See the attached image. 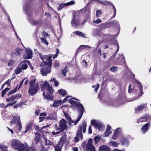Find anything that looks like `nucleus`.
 <instances>
[{
  "label": "nucleus",
  "instance_id": "nucleus-28",
  "mask_svg": "<svg viewBox=\"0 0 151 151\" xmlns=\"http://www.w3.org/2000/svg\"><path fill=\"white\" fill-rule=\"evenodd\" d=\"M81 116H78V117L76 121L72 120L71 119L68 122L69 124L70 125L72 124H74V125H75L76 124L81 118Z\"/></svg>",
  "mask_w": 151,
  "mask_h": 151
},
{
  "label": "nucleus",
  "instance_id": "nucleus-12",
  "mask_svg": "<svg viewBox=\"0 0 151 151\" xmlns=\"http://www.w3.org/2000/svg\"><path fill=\"white\" fill-rule=\"evenodd\" d=\"M22 51V49L20 48L16 49L14 51L12 52L11 55V58H14L15 61L17 60L20 56Z\"/></svg>",
  "mask_w": 151,
  "mask_h": 151
},
{
  "label": "nucleus",
  "instance_id": "nucleus-41",
  "mask_svg": "<svg viewBox=\"0 0 151 151\" xmlns=\"http://www.w3.org/2000/svg\"><path fill=\"white\" fill-rule=\"evenodd\" d=\"M7 147L3 144L0 145V149L2 151H7Z\"/></svg>",
  "mask_w": 151,
  "mask_h": 151
},
{
  "label": "nucleus",
  "instance_id": "nucleus-1",
  "mask_svg": "<svg viewBox=\"0 0 151 151\" xmlns=\"http://www.w3.org/2000/svg\"><path fill=\"white\" fill-rule=\"evenodd\" d=\"M135 83V85L133 88H132L131 85H129L128 91L130 93L133 92L134 93L138 94V96L132 99H130V100L128 101V102L132 101L137 100L139 96H141L142 94V87L141 83L138 81H136Z\"/></svg>",
  "mask_w": 151,
  "mask_h": 151
},
{
  "label": "nucleus",
  "instance_id": "nucleus-57",
  "mask_svg": "<svg viewBox=\"0 0 151 151\" xmlns=\"http://www.w3.org/2000/svg\"><path fill=\"white\" fill-rule=\"evenodd\" d=\"M40 39L46 45H48V43L47 41L44 38H41Z\"/></svg>",
  "mask_w": 151,
  "mask_h": 151
},
{
  "label": "nucleus",
  "instance_id": "nucleus-45",
  "mask_svg": "<svg viewBox=\"0 0 151 151\" xmlns=\"http://www.w3.org/2000/svg\"><path fill=\"white\" fill-rule=\"evenodd\" d=\"M122 139L120 140L121 142L122 143L123 145L127 144L128 143V140L127 138L124 137L122 138Z\"/></svg>",
  "mask_w": 151,
  "mask_h": 151
},
{
  "label": "nucleus",
  "instance_id": "nucleus-27",
  "mask_svg": "<svg viewBox=\"0 0 151 151\" xmlns=\"http://www.w3.org/2000/svg\"><path fill=\"white\" fill-rule=\"evenodd\" d=\"M67 136L65 134H64L60 138L59 143L63 145L65 143L66 140Z\"/></svg>",
  "mask_w": 151,
  "mask_h": 151
},
{
  "label": "nucleus",
  "instance_id": "nucleus-25",
  "mask_svg": "<svg viewBox=\"0 0 151 151\" xmlns=\"http://www.w3.org/2000/svg\"><path fill=\"white\" fill-rule=\"evenodd\" d=\"M100 3L101 4H103V5H105V4H106L107 3H109L111 4L112 5V6L113 7V9H114V16L111 18H114L115 17V16L116 14V9L115 8V7L114 6V5H113V4L112 3H111L110 2H107V1H100Z\"/></svg>",
  "mask_w": 151,
  "mask_h": 151
},
{
  "label": "nucleus",
  "instance_id": "nucleus-52",
  "mask_svg": "<svg viewBox=\"0 0 151 151\" xmlns=\"http://www.w3.org/2000/svg\"><path fill=\"white\" fill-rule=\"evenodd\" d=\"M110 70L111 71L115 72L117 70V68L116 66H113L110 68Z\"/></svg>",
  "mask_w": 151,
  "mask_h": 151
},
{
  "label": "nucleus",
  "instance_id": "nucleus-11",
  "mask_svg": "<svg viewBox=\"0 0 151 151\" xmlns=\"http://www.w3.org/2000/svg\"><path fill=\"white\" fill-rule=\"evenodd\" d=\"M70 104L77 107L79 109L81 113L79 116H81L82 117L83 113L84 107L83 105L79 102H77L73 100H70L69 101Z\"/></svg>",
  "mask_w": 151,
  "mask_h": 151
},
{
  "label": "nucleus",
  "instance_id": "nucleus-55",
  "mask_svg": "<svg viewBox=\"0 0 151 151\" xmlns=\"http://www.w3.org/2000/svg\"><path fill=\"white\" fill-rule=\"evenodd\" d=\"M15 61H15V60L14 61L13 60H12V59L10 60L9 61L8 63V66H12L14 64V62Z\"/></svg>",
  "mask_w": 151,
  "mask_h": 151
},
{
  "label": "nucleus",
  "instance_id": "nucleus-10",
  "mask_svg": "<svg viewBox=\"0 0 151 151\" xmlns=\"http://www.w3.org/2000/svg\"><path fill=\"white\" fill-rule=\"evenodd\" d=\"M79 13L78 12H74L73 19L71 22V25L73 27H76L80 24Z\"/></svg>",
  "mask_w": 151,
  "mask_h": 151
},
{
  "label": "nucleus",
  "instance_id": "nucleus-20",
  "mask_svg": "<svg viewBox=\"0 0 151 151\" xmlns=\"http://www.w3.org/2000/svg\"><path fill=\"white\" fill-rule=\"evenodd\" d=\"M39 56H40L41 59L43 61V63H45L44 61L46 60L47 61V62H48V61H50V60H52L51 59V56L50 55L48 56V55H45V56H43L42 55L41 53L39 54Z\"/></svg>",
  "mask_w": 151,
  "mask_h": 151
},
{
  "label": "nucleus",
  "instance_id": "nucleus-46",
  "mask_svg": "<svg viewBox=\"0 0 151 151\" xmlns=\"http://www.w3.org/2000/svg\"><path fill=\"white\" fill-rule=\"evenodd\" d=\"M101 137V136H100L99 135H98L94 138V141L95 142V144H96L98 142H99Z\"/></svg>",
  "mask_w": 151,
  "mask_h": 151
},
{
  "label": "nucleus",
  "instance_id": "nucleus-18",
  "mask_svg": "<svg viewBox=\"0 0 151 151\" xmlns=\"http://www.w3.org/2000/svg\"><path fill=\"white\" fill-rule=\"evenodd\" d=\"M150 118L149 115H145L144 117L140 118L137 120V122L138 124H139L140 123L143 122H145L150 121Z\"/></svg>",
  "mask_w": 151,
  "mask_h": 151
},
{
  "label": "nucleus",
  "instance_id": "nucleus-44",
  "mask_svg": "<svg viewBox=\"0 0 151 151\" xmlns=\"http://www.w3.org/2000/svg\"><path fill=\"white\" fill-rule=\"evenodd\" d=\"M68 70V69L67 66H65L63 69L62 70V73L63 75L65 76L66 75V73Z\"/></svg>",
  "mask_w": 151,
  "mask_h": 151
},
{
  "label": "nucleus",
  "instance_id": "nucleus-38",
  "mask_svg": "<svg viewBox=\"0 0 151 151\" xmlns=\"http://www.w3.org/2000/svg\"><path fill=\"white\" fill-rule=\"evenodd\" d=\"M110 24L113 26L114 25H116L117 26H119V22L116 20L111 21L110 22Z\"/></svg>",
  "mask_w": 151,
  "mask_h": 151
},
{
  "label": "nucleus",
  "instance_id": "nucleus-32",
  "mask_svg": "<svg viewBox=\"0 0 151 151\" xmlns=\"http://www.w3.org/2000/svg\"><path fill=\"white\" fill-rule=\"evenodd\" d=\"M111 128V127L109 125H108L105 133V136H108L111 133V132L110 131Z\"/></svg>",
  "mask_w": 151,
  "mask_h": 151
},
{
  "label": "nucleus",
  "instance_id": "nucleus-53",
  "mask_svg": "<svg viewBox=\"0 0 151 151\" xmlns=\"http://www.w3.org/2000/svg\"><path fill=\"white\" fill-rule=\"evenodd\" d=\"M99 37L102 38L103 41H104L106 38V35L105 34H104L101 33Z\"/></svg>",
  "mask_w": 151,
  "mask_h": 151
},
{
  "label": "nucleus",
  "instance_id": "nucleus-29",
  "mask_svg": "<svg viewBox=\"0 0 151 151\" xmlns=\"http://www.w3.org/2000/svg\"><path fill=\"white\" fill-rule=\"evenodd\" d=\"M91 47L88 45H81L76 50V52H78L80 50L82 49H84L86 48H91Z\"/></svg>",
  "mask_w": 151,
  "mask_h": 151
},
{
  "label": "nucleus",
  "instance_id": "nucleus-4",
  "mask_svg": "<svg viewBox=\"0 0 151 151\" xmlns=\"http://www.w3.org/2000/svg\"><path fill=\"white\" fill-rule=\"evenodd\" d=\"M11 145L13 149L18 151H26L28 148L27 144L24 145L19 140L16 139L12 140Z\"/></svg>",
  "mask_w": 151,
  "mask_h": 151
},
{
  "label": "nucleus",
  "instance_id": "nucleus-60",
  "mask_svg": "<svg viewBox=\"0 0 151 151\" xmlns=\"http://www.w3.org/2000/svg\"><path fill=\"white\" fill-rule=\"evenodd\" d=\"M119 136L114 132V134L112 137V138L114 140H116Z\"/></svg>",
  "mask_w": 151,
  "mask_h": 151
},
{
  "label": "nucleus",
  "instance_id": "nucleus-62",
  "mask_svg": "<svg viewBox=\"0 0 151 151\" xmlns=\"http://www.w3.org/2000/svg\"><path fill=\"white\" fill-rule=\"evenodd\" d=\"M101 22V21L99 19H98L96 20L93 21V23L95 24H98Z\"/></svg>",
  "mask_w": 151,
  "mask_h": 151
},
{
  "label": "nucleus",
  "instance_id": "nucleus-35",
  "mask_svg": "<svg viewBox=\"0 0 151 151\" xmlns=\"http://www.w3.org/2000/svg\"><path fill=\"white\" fill-rule=\"evenodd\" d=\"M32 128V124L31 123H29L26 126V130L24 131V133H26L27 131H29Z\"/></svg>",
  "mask_w": 151,
  "mask_h": 151
},
{
  "label": "nucleus",
  "instance_id": "nucleus-59",
  "mask_svg": "<svg viewBox=\"0 0 151 151\" xmlns=\"http://www.w3.org/2000/svg\"><path fill=\"white\" fill-rule=\"evenodd\" d=\"M64 114L65 118L68 120V122H69L71 119L70 117L66 114Z\"/></svg>",
  "mask_w": 151,
  "mask_h": 151
},
{
  "label": "nucleus",
  "instance_id": "nucleus-3",
  "mask_svg": "<svg viewBox=\"0 0 151 151\" xmlns=\"http://www.w3.org/2000/svg\"><path fill=\"white\" fill-rule=\"evenodd\" d=\"M24 9L25 10L27 14V19L29 22L32 25H37L38 26H40L42 25V23L41 21L30 18L32 15L33 13V11L32 8L29 6H27L26 8L24 7Z\"/></svg>",
  "mask_w": 151,
  "mask_h": 151
},
{
  "label": "nucleus",
  "instance_id": "nucleus-34",
  "mask_svg": "<svg viewBox=\"0 0 151 151\" xmlns=\"http://www.w3.org/2000/svg\"><path fill=\"white\" fill-rule=\"evenodd\" d=\"M50 82H53L55 87H57L59 84L58 81H57L55 78H51L50 80Z\"/></svg>",
  "mask_w": 151,
  "mask_h": 151
},
{
  "label": "nucleus",
  "instance_id": "nucleus-50",
  "mask_svg": "<svg viewBox=\"0 0 151 151\" xmlns=\"http://www.w3.org/2000/svg\"><path fill=\"white\" fill-rule=\"evenodd\" d=\"M9 90V88H6L5 89H4L3 90H2L1 93V96L3 97L4 96L5 94Z\"/></svg>",
  "mask_w": 151,
  "mask_h": 151
},
{
  "label": "nucleus",
  "instance_id": "nucleus-23",
  "mask_svg": "<svg viewBox=\"0 0 151 151\" xmlns=\"http://www.w3.org/2000/svg\"><path fill=\"white\" fill-rule=\"evenodd\" d=\"M35 137L34 139L33 142L35 144H37L41 141L40 134L39 133H35Z\"/></svg>",
  "mask_w": 151,
  "mask_h": 151
},
{
  "label": "nucleus",
  "instance_id": "nucleus-58",
  "mask_svg": "<svg viewBox=\"0 0 151 151\" xmlns=\"http://www.w3.org/2000/svg\"><path fill=\"white\" fill-rule=\"evenodd\" d=\"M34 129H35V130L37 132H41L40 127L37 126H34Z\"/></svg>",
  "mask_w": 151,
  "mask_h": 151
},
{
  "label": "nucleus",
  "instance_id": "nucleus-2",
  "mask_svg": "<svg viewBox=\"0 0 151 151\" xmlns=\"http://www.w3.org/2000/svg\"><path fill=\"white\" fill-rule=\"evenodd\" d=\"M42 91L45 90L43 93L45 99L52 100L53 98L51 95L53 93V90L52 86L45 81L42 86Z\"/></svg>",
  "mask_w": 151,
  "mask_h": 151
},
{
  "label": "nucleus",
  "instance_id": "nucleus-24",
  "mask_svg": "<svg viewBox=\"0 0 151 151\" xmlns=\"http://www.w3.org/2000/svg\"><path fill=\"white\" fill-rule=\"evenodd\" d=\"M147 108L146 104H144L137 106V108L135 110L136 111H139L141 110H145Z\"/></svg>",
  "mask_w": 151,
  "mask_h": 151
},
{
  "label": "nucleus",
  "instance_id": "nucleus-36",
  "mask_svg": "<svg viewBox=\"0 0 151 151\" xmlns=\"http://www.w3.org/2000/svg\"><path fill=\"white\" fill-rule=\"evenodd\" d=\"M22 70L21 67L19 66L15 68L14 72L16 74H18L22 71Z\"/></svg>",
  "mask_w": 151,
  "mask_h": 151
},
{
  "label": "nucleus",
  "instance_id": "nucleus-39",
  "mask_svg": "<svg viewBox=\"0 0 151 151\" xmlns=\"http://www.w3.org/2000/svg\"><path fill=\"white\" fill-rule=\"evenodd\" d=\"M59 93L62 95L64 96L67 94V92L65 90L61 89L58 91Z\"/></svg>",
  "mask_w": 151,
  "mask_h": 151
},
{
  "label": "nucleus",
  "instance_id": "nucleus-43",
  "mask_svg": "<svg viewBox=\"0 0 151 151\" xmlns=\"http://www.w3.org/2000/svg\"><path fill=\"white\" fill-rule=\"evenodd\" d=\"M109 143L111 146L113 147H116L118 145V144L116 142L113 141H111Z\"/></svg>",
  "mask_w": 151,
  "mask_h": 151
},
{
  "label": "nucleus",
  "instance_id": "nucleus-40",
  "mask_svg": "<svg viewBox=\"0 0 151 151\" xmlns=\"http://www.w3.org/2000/svg\"><path fill=\"white\" fill-rule=\"evenodd\" d=\"M101 33L100 30L98 29L94 30L93 32V34L94 36L99 35V36H100Z\"/></svg>",
  "mask_w": 151,
  "mask_h": 151
},
{
  "label": "nucleus",
  "instance_id": "nucleus-54",
  "mask_svg": "<svg viewBox=\"0 0 151 151\" xmlns=\"http://www.w3.org/2000/svg\"><path fill=\"white\" fill-rule=\"evenodd\" d=\"M102 12L101 10H97L96 11V16L98 17L99 16L101 15Z\"/></svg>",
  "mask_w": 151,
  "mask_h": 151
},
{
  "label": "nucleus",
  "instance_id": "nucleus-15",
  "mask_svg": "<svg viewBox=\"0 0 151 151\" xmlns=\"http://www.w3.org/2000/svg\"><path fill=\"white\" fill-rule=\"evenodd\" d=\"M59 128L61 131H63L67 128V126L65 121L64 119H62L60 121L59 123Z\"/></svg>",
  "mask_w": 151,
  "mask_h": 151
},
{
  "label": "nucleus",
  "instance_id": "nucleus-21",
  "mask_svg": "<svg viewBox=\"0 0 151 151\" xmlns=\"http://www.w3.org/2000/svg\"><path fill=\"white\" fill-rule=\"evenodd\" d=\"M20 63L21 64V68H22V69L23 70H25L28 67L27 64L29 65H30V62L28 60L22 61Z\"/></svg>",
  "mask_w": 151,
  "mask_h": 151
},
{
  "label": "nucleus",
  "instance_id": "nucleus-13",
  "mask_svg": "<svg viewBox=\"0 0 151 151\" xmlns=\"http://www.w3.org/2000/svg\"><path fill=\"white\" fill-rule=\"evenodd\" d=\"M92 139H89L86 148V150L87 151H96L95 147L92 145Z\"/></svg>",
  "mask_w": 151,
  "mask_h": 151
},
{
  "label": "nucleus",
  "instance_id": "nucleus-61",
  "mask_svg": "<svg viewBox=\"0 0 151 151\" xmlns=\"http://www.w3.org/2000/svg\"><path fill=\"white\" fill-rule=\"evenodd\" d=\"M70 96H67L64 99L63 101V102H64L67 101L68 100L69 101V102H69V101L70 100H72L71 99L70 100L69 99H68V98L69 97H70Z\"/></svg>",
  "mask_w": 151,
  "mask_h": 151
},
{
  "label": "nucleus",
  "instance_id": "nucleus-56",
  "mask_svg": "<svg viewBox=\"0 0 151 151\" xmlns=\"http://www.w3.org/2000/svg\"><path fill=\"white\" fill-rule=\"evenodd\" d=\"M99 84H97L96 86L95 85H93L92 86V87L93 88H95L94 89V91L95 92H96L98 89V88H99Z\"/></svg>",
  "mask_w": 151,
  "mask_h": 151
},
{
  "label": "nucleus",
  "instance_id": "nucleus-47",
  "mask_svg": "<svg viewBox=\"0 0 151 151\" xmlns=\"http://www.w3.org/2000/svg\"><path fill=\"white\" fill-rule=\"evenodd\" d=\"M74 33L80 36H82L83 37H85V34H83L81 32H80L79 31H76L74 32Z\"/></svg>",
  "mask_w": 151,
  "mask_h": 151
},
{
  "label": "nucleus",
  "instance_id": "nucleus-8",
  "mask_svg": "<svg viewBox=\"0 0 151 151\" xmlns=\"http://www.w3.org/2000/svg\"><path fill=\"white\" fill-rule=\"evenodd\" d=\"M86 124L84 121L82 123V125L79 127L76 136L74 138V140L76 142H78L79 141L80 138L81 139H82L83 137L82 134V129L83 133H85L86 131Z\"/></svg>",
  "mask_w": 151,
  "mask_h": 151
},
{
  "label": "nucleus",
  "instance_id": "nucleus-48",
  "mask_svg": "<svg viewBox=\"0 0 151 151\" xmlns=\"http://www.w3.org/2000/svg\"><path fill=\"white\" fill-rule=\"evenodd\" d=\"M44 139L45 140H46V145H53V143L49 140H47L46 139V138L45 137H44Z\"/></svg>",
  "mask_w": 151,
  "mask_h": 151
},
{
  "label": "nucleus",
  "instance_id": "nucleus-26",
  "mask_svg": "<svg viewBox=\"0 0 151 151\" xmlns=\"http://www.w3.org/2000/svg\"><path fill=\"white\" fill-rule=\"evenodd\" d=\"M99 151H110V148L106 145H102L99 148Z\"/></svg>",
  "mask_w": 151,
  "mask_h": 151
},
{
  "label": "nucleus",
  "instance_id": "nucleus-49",
  "mask_svg": "<svg viewBox=\"0 0 151 151\" xmlns=\"http://www.w3.org/2000/svg\"><path fill=\"white\" fill-rule=\"evenodd\" d=\"M108 24L106 23H103L100 25V27L102 29H104L107 27Z\"/></svg>",
  "mask_w": 151,
  "mask_h": 151
},
{
  "label": "nucleus",
  "instance_id": "nucleus-6",
  "mask_svg": "<svg viewBox=\"0 0 151 151\" xmlns=\"http://www.w3.org/2000/svg\"><path fill=\"white\" fill-rule=\"evenodd\" d=\"M45 60L44 63H42L41 66L42 67L40 71L43 76L46 75L51 71V67L52 65V60H50L48 62Z\"/></svg>",
  "mask_w": 151,
  "mask_h": 151
},
{
  "label": "nucleus",
  "instance_id": "nucleus-16",
  "mask_svg": "<svg viewBox=\"0 0 151 151\" xmlns=\"http://www.w3.org/2000/svg\"><path fill=\"white\" fill-rule=\"evenodd\" d=\"M32 51L29 49H26V53L23 56V58L24 59H29L32 58Z\"/></svg>",
  "mask_w": 151,
  "mask_h": 151
},
{
  "label": "nucleus",
  "instance_id": "nucleus-5",
  "mask_svg": "<svg viewBox=\"0 0 151 151\" xmlns=\"http://www.w3.org/2000/svg\"><path fill=\"white\" fill-rule=\"evenodd\" d=\"M36 79L34 78L30 81L29 84V86L28 91L29 94L31 96H33L39 90V84L35 82Z\"/></svg>",
  "mask_w": 151,
  "mask_h": 151
},
{
  "label": "nucleus",
  "instance_id": "nucleus-31",
  "mask_svg": "<svg viewBox=\"0 0 151 151\" xmlns=\"http://www.w3.org/2000/svg\"><path fill=\"white\" fill-rule=\"evenodd\" d=\"M62 103V101L61 100H56L54 102L53 105V107H57L60 105Z\"/></svg>",
  "mask_w": 151,
  "mask_h": 151
},
{
  "label": "nucleus",
  "instance_id": "nucleus-51",
  "mask_svg": "<svg viewBox=\"0 0 151 151\" xmlns=\"http://www.w3.org/2000/svg\"><path fill=\"white\" fill-rule=\"evenodd\" d=\"M17 90V87H16L14 89H13L12 90H11L10 91L8 94V95H10L11 94H13Z\"/></svg>",
  "mask_w": 151,
  "mask_h": 151
},
{
  "label": "nucleus",
  "instance_id": "nucleus-64",
  "mask_svg": "<svg viewBox=\"0 0 151 151\" xmlns=\"http://www.w3.org/2000/svg\"><path fill=\"white\" fill-rule=\"evenodd\" d=\"M26 151H35V150L34 147H32L29 148L28 147V149Z\"/></svg>",
  "mask_w": 151,
  "mask_h": 151
},
{
  "label": "nucleus",
  "instance_id": "nucleus-7",
  "mask_svg": "<svg viewBox=\"0 0 151 151\" xmlns=\"http://www.w3.org/2000/svg\"><path fill=\"white\" fill-rule=\"evenodd\" d=\"M10 125H15V128L16 132L18 133L20 132L22 129V125L20 119V116L16 115L13 117V118L10 121Z\"/></svg>",
  "mask_w": 151,
  "mask_h": 151
},
{
  "label": "nucleus",
  "instance_id": "nucleus-22",
  "mask_svg": "<svg viewBox=\"0 0 151 151\" xmlns=\"http://www.w3.org/2000/svg\"><path fill=\"white\" fill-rule=\"evenodd\" d=\"M150 123H148L145 124L142 126L141 130L143 134L145 133L146 132L148 131L149 129V126H150Z\"/></svg>",
  "mask_w": 151,
  "mask_h": 151
},
{
  "label": "nucleus",
  "instance_id": "nucleus-14",
  "mask_svg": "<svg viewBox=\"0 0 151 151\" xmlns=\"http://www.w3.org/2000/svg\"><path fill=\"white\" fill-rule=\"evenodd\" d=\"M91 124L99 130H101L103 129V125L97 120H92L91 121Z\"/></svg>",
  "mask_w": 151,
  "mask_h": 151
},
{
  "label": "nucleus",
  "instance_id": "nucleus-17",
  "mask_svg": "<svg viewBox=\"0 0 151 151\" xmlns=\"http://www.w3.org/2000/svg\"><path fill=\"white\" fill-rule=\"evenodd\" d=\"M75 3V1H74L72 0L70 2H67L66 3L62 4L59 5L58 9V10H60L66 6L70 5H73Z\"/></svg>",
  "mask_w": 151,
  "mask_h": 151
},
{
  "label": "nucleus",
  "instance_id": "nucleus-30",
  "mask_svg": "<svg viewBox=\"0 0 151 151\" xmlns=\"http://www.w3.org/2000/svg\"><path fill=\"white\" fill-rule=\"evenodd\" d=\"M56 118V115L55 113H52L50 114L48 117H47V119H49L50 120H55Z\"/></svg>",
  "mask_w": 151,
  "mask_h": 151
},
{
  "label": "nucleus",
  "instance_id": "nucleus-63",
  "mask_svg": "<svg viewBox=\"0 0 151 151\" xmlns=\"http://www.w3.org/2000/svg\"><path fill=\"white\" fill-rule=\"evenodd\" d=\"M55 67L56 68H58L59 66V63L58 61H56L55 62Z\"/></svg>",
  "mask_w": 151,
  "mask_h": 151
},
{
  "label": "nucleus",
  "instance_id": "nucleus-9",
  "mask_svg": "<svg viewBox=\"0 0 151 151\" xmlns=\"http://www.w3.org/2000/svg\"><path fill=\"white\" fill-rule=\"evenodd\" d=\"M21 97V94H17L6 98V101L10 102V103L8 104L5 107H7L9 105H12L15 104L17 101L16 99H18Z\"/></svg>",
  "mask_w": 151,
  "mask_h": 151
},
{
  "label": "nucleus",
  "instance_id": "nucleus-19",
  "mask_svg": "<svg viewBox=\"0 0 151 151\" xmlns=\"http://www.w3.org/2000/svg\"><path fill=\"white\" fill-rule=\"evenodd\" d=\"M106 103L108 105H113L116 106L122 104V103L120 102V100L119 99L112 101L109 100L106 102Z\"/></svg>",
  "mask_w": 151,
  "mask_h": 151
},
{
  "label": "nucleus",
  "instance_id": "nucleus-42",
  "mask_svg": "<svg viewBox=\"0 0 151 151\" xmlns=\"http://www.w3.org/2000/svg\"><path fill=\"white\" fill-rule=\"evenodd\" d=\"M122 129L120 128H118L115 130V132L116 133L118 136L122 134Z\"/></svg>",
  "mask_w": 151,
  "mask_h": 151
},
{
  "label": "nucleus",
  "instance_id": "nucleus-33",
  "mask_svg": "<svg viewBox=\"0 0 151 151\" xmlns=\"http://www.w3.org/2000/svg\"><path fill=\"white\" fill-rule=\"evenodd\" d=\"M63 146V145L59 143L57 144L55 147V151H60Z\"/></svg>",
  "mask_w": 151,
  "mask_h": 151
},
{
  "label": "nucleus",
  "instance_id": "nucleus-37",
  "mask_svg": "<svg viewBox=\"0 0 151 151\" xmlns=\"http://www.w3.org/2000/svg\"><path fill=\"white\" fill-rule=\"evenodd\" d=\"M62 132V131H61L59 128H57L55 130L52 132V134L54 135H55L60 133Z\"/></svg>",
  "mask_w": 151,
  "mask_h": 151
}]
</instances>
